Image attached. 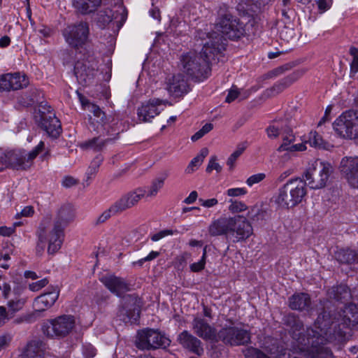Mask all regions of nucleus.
<instances>
[{"instance_id":"f257e3e1","label":"nucleus","mask_w":358,"mask_h":358,"mask_svg":"<svg viewBox=\"0 0 358 358\" xmlns=\"http://www.w3.org/2000/svg\"><path fill=\"white\" fill-rule=\"evenodd\" d=\"M284 324L290 329L295 355L289 358H329L332 356L326 347L331 334V329L338 327L340 329L351 328L358 330V305L345 304L333 318L324 311L320 314L314 324V329H303V322L293 313L284 317Z\"/></svg>"},{"instance_id":"f03ea898","label":"nucleus","mask_w":358,"mask_h":358,"mask_svg":"<svg viewBox=\"0 0 358 358\" xmlns=\"http://www.w3.org/2000/svg\"><path fill=\"white\" fill-rule=\"evenodd\" d=\"M196 37L201 40V52H189L184 54L180 63L183 73L189 78L195 82H202L210 76V64L225 50L226 44L223 36L216 32L206 34L198 31Z\"/></svg>"},{"instance_id":"7ed1b4c3","label":"nucleus","mask_w":358,"mask_h":358,"mask_svg":"<svg viewBox=\"0 0 358 358\" xmlns=\"http://www.w3.org/2000/svg\"><path fill=\"white\" fill-rule=\"evenodd\" d=\"M75 212L71 204H64L57 210L54 224L50 217H44L36 231V252L41 255L46 246L49 255L55 254L62 247L64 239V229L73 221Z\"/></svg>"},{"instance_id":"20e7f679","label":"nucleus","mask_w":358,"mask_h":358,"mask_svg":"<svg viewBox=\"0 0 358 358\" xmlns=\"http://www.w3.org/2000/svg\"><path fill=\"white\" fill-rule=\"evenodd\" d=\"M44 146V142L40 141L30 152L24 150L8 151L1 158V166L3 169L9 167L15 170H27L31 167L34 159L43 150Z\"/></svg>"},{"instance_id":"39448f33","label":"nucleus","mask_w":358,"mask_h":358,"mask_svg":"<svg viewBox=\"0 0 358 358\" xmlns=\"http://www.w3.org/2000/svg\"><path fill=\"white\" fill-rule=\"evenodd\" d=\"M331 166L329 163L316 159L309 163L307 169L303 173V180L311 189H320L324 187L329 180L331 173Z\"/></svg>"},{"instance_id":"423d86ee","label":"nucleus","mask_w":358,"mask_h":358,"mask_svg":"<svg viewBox=\"0 0 358 358\" xmlns=\"http://www.w3.org/2000/svg\"><path fill=\"white\" fill-rule=\"evenodd\" d=\"M336 133L344 138H358V111L349 110L343 112L333 123Z\"/></svg>"},{"instance_id":"0eeeda50","label":"nucleus","mask_w":358,"mask_h":358,"mask_svg":"<svg viewBox=\"0 0 358 358\" xmlns=\"http://www.w3.org/2000/svg\"><path fill=\"white\" fill-rule=\"evenodd\" d=\"M171 341L160 331L153 329H145L138 333L136 346L140 350H155L166 348Z\"/></svg>"},{"instance_id":"6e6552de","label":"nucleus","mask_w":358,"mask_h":358,"mask_svg":"<svg viewBox=\"0 0 358 358\" xmlns=\"http://www.w3.org/2000/svg\"><path fill=\"white\" fill-rule=\"evenodd\" d=\"M250 332L236 326L233 322L230 325H225L218 332L217 342L222 341L225 345L238 346L247 345L250 342Z\"/></svg>"},{"instance_id":"1a4fd4ad","label":"nucleus","mask_w":358,"mask_h":358,"mask_svg":"<svg viewBox=\"0 0 358 358\" xmlns=\"http://www.w3.org/2000/svg\"><path fill=\"white\" fill-rule=\"evenodd\" d=\"M89 34V25L85 22L69 24L62 30L65 41L76 49L82 48L87 43Z\"/></svg>"},{"instance_id":"9d476101","label":"nucleus","mask_w":358,"mask_h":358,"mask_svg":"<svg viewBox=\"0 0 358 358\" xmlns=\"http://www.w3.org/2000/svg\"><path fill=\"white\" fill-rule=\"evenodd\" d=\"M216 29L227 38L236 40L245 34V25L237 17L225 14L221 16L215 24Z\"/></svg>"},{"instance_id":"9b49d317","label":"nucleus","mask_w":358,"mask_h":358,"mask_svg":"<svg viewBox=\"0 0 358 358\" xmlns=\"http://www.w3.org/2000/svg\"><path fill=\"white\" fill-rule=\"evenodd\" d=\"M75 318L72 315H62L50 320V326H43V330L48 337H64L75 327Z\"/></svg>"},{"instance_id":"f8f14e48","label":"nucleus","mask_w":358,"mask_h":358,"mask_svg":"<svg viewBox=\"0 0 358 358\" xmlns=\"http://www.w3.org/2000/svg\"><path fill=\"white\" fill-rule=\"evenodd\" d=\"M230 238L234 243L241 242L248 239L253 233L250 222L243 216L232 217Z\"/></svg>"},{"instance_id":"ddd939ff","label":"nucleus","mask_w":358,"mask_h":358,"mask_svg":"<svg viewBox=\"0 0 358 358\" xmlns=\"http://www.w3.org/2000/svg\"><path fill=\"white\" fill-rule=\"evenodd\" d=\"M103 135L108 137L106 138H103L101 136L94 137L83 143L80 147L94 152L101 151L107 144L113 143L119 138L120 130L118 128L112 126L110 129V135L106 134V131H104Z\"/></svg>"},{"instance_id":"4468645a","label":"nucleus","mask_w":358,"mask_h":358,"mask_svg":"<svg viewBox=\"0 0 358 358\" xmlns=\"http://www.w3.org/2000/svg\"><path fill=\"white\" fill-rule=\"evenodd\" d=\"M280 136L282 138V143L277 149L278 152L288 151L290 152H301L306 150L305 143H294L296 141V136L293 132L292 125L289 122L285 125L284 130L281 131Z\"/></svg>"},{"instance_id":"2eb2a0df","label":"nucleus","mask_w":358,"mask_h":358,"mask_svg":"<svg viewBox=\"0 0 358 358\" xmlns=\"http://www.w3.org/2000/svg\"><path fill=\"white\" fill-rule=\"evenodd\" d=\"M145 193L146 191L142 188H137L134 191L127 192L113 203L115 210L120 214L123 211L132 208L145 196Z\"/></svg>"},{"instance_id":"dca6fc26","label":"nucleus","mask_w":358,"mask_h":358,"mask_svg":"<svg viewBox=\"0 0 358 358\" xmlns=\"http://www.w3.org/2000/svg\"><path fill=\"white\" fill-rule=\"evenodd\" d=\"M194 333L206 341L217 342V333L213 327L203 318L196 317L192 322Z\"/></svg>"},{"instance_id":"f3484780","label":"nucleus","mask_w":358,"mask_h":358,"mask_svg":"<svg viewBox=\"0 0 358 358\" xmlns=\"http://www.w3.org/2000/svg\"><path fill=\"white\" fill-rule=\"evenodd\" d=\"M340 169L349 184L354 188H358V157L343 158Z\"/></svg>"},{"instance_id":"a211bd4d","label":"nucleus","mask_w":358,"mask_h":358,"mask_svg":"<svg viewBox=\"0 0 358 358\" xmlns=\"http://www.w3.org/2000/svg\"><path fill=\"white\" fill-rule=\"evenodd\" d=\"M79 97L83 106H84L85 109L92 113L94 117L99 119L98 122L102 124L103 130L106 131L107 135H110V129H111L112 126L117 128V122L115 121L114 118H113V120L109 122L108 120L106 117L105 113L101 110L99 106L90 103L87 99L84 98L80 94Z\"/></svg>"},{"instance_id":"6ab92c4d","label":"nucleus","mask_w":358,"mask_h":358,"mask_svg":"<svg viewBox=\"0 0 358 358\" xmlns=\"http://www.w3.org/2000/svg\"><path fill=\"white\" fill-rule=\"evenodd\" d=\"M40 125L48 135L53 138L59 137L62 132L60 121L50 110H48V113H41Z\"/></svg>"},{"instance_id":"aec40b11","label":"nucleus","mask_w":358,"mask_h":358,"mask_svg":"<svg viewBox=\"0 0 358 358\" xmlns=\"http://www.w3.org/2000/svg\"><path fill=\"white\" fill-rule=\"evenodd\" d=\"M100 281L114 294L121 296L129 290L128 284L122 278L114 275H106L100 278Z\"/></svg>"},{"instance_id":"412c9836","label":"nucleus","mask_w":358,"mask_h":358,"mask_svg":"<svg viewBox=\"0 0 358 358\" xmlns=\"http://www.w3.org/2000/svg\"><path fill=\"white\" fill-rule=\"evenodd\" d=\"M232 217H221L211 222L208 227V233L212 236H225L230 238Z\"/></svg>"},{"instance_id":"4be33fe9","label":"nucleus","mask_w":358,"mask_h":358,"mask_svg":"<svg viewBox=\"0 0 358 358\" xmlns=\"http://www.w3.org/2000/svg\"><path fill=\"white\" fill-rule=\"evenodd\" d=\"M51 290L37 296L33 303L36 312H42L50 308L59 297V291L58 287H52Z\"/></svg>"},{"instance_id":"5701e85b","label":"nucleus","mask_w":358,"mask_h":358,"mask_svg":"<svg viewBox=\"0 0 358 358\" xmlns=\"http://www.w3.org/2000/svg\"><path fill=\"white\" fill-rule=\"evenodd\" d=\"M162 103L163 101L159 99H150L147 103H143L141 107L138 109V119L145 122H150L160 113L158 107L161 106Z\"/></svg>"},{"instance_id":"b1692460","label":"nucleus","mask_w":358,"mask_h":358,"mask_svg":"<svg viewBox=\"0 0 358 358\" xmlns=\"http://www.w3.org/2000/svg\"><path fill=\"white\" fill-rule=\"evenodd\" d=\"M294 207L302 202L307 194L306 183L301 178H292L287 182Z\"/></svg>"},{"instance_id":"393cba45","label":"nucleus","mask_w":358,"mask_h":358,"mask_svg":"<svg viewBox=\"0 0 358 358\" xmlns=\"http://www.w3.org/2000/svg\"><path fill=\"white\" fill-rule=\"evenodd\" d=\"M180 344L185 349L200 356L203 353L201 342L196 337L185 330L181 332L178 338Z\"/></svg>"},{"instance_id":"a878e982","label":"nucleus","mask_w":358,"mask_h":358,"mask_svg":"<svg viewBox=\"0 0 358 358\" xmlns=\"http://www.w3.org/2000/svg\"><path fill=\"white\" fill-rule=\"evenodd\" d=\"M167 90L170 94L176 96L186 94L188 92L187 81L182 74H177L169 80Z\"/></svg>"},{"instance_id":"bb28decb","label":"nucleus","mask_w":358,"mask_h":358,"mask_svg":"<svg viewBox=\"0 0 358 358\" xmlns=\"http://www.w3.org/2000/svg\"><path fill=\"white\" fill-rule=\"evenodd\" d=\"M289 187L286 182L273 196V201L278 208L289 209L294 207L292 199L290 198L292 196L290 190L289 191Z\"/></svg>"},{"instance_id":"cd10ccee","label":"nucleus","mask_w":358,"mask_h":358,"mask_svg":"<svg viewBox=\"0 0 358 358\" xmlns=\"http://www.w3.org/2000/svg\"><path fill=\"white\" fill-rule=\"evenodd\" d=\"M45 343L40 340H33L28 343L21 355V358H44Z\"/></svg>"},{"instance_id":"c85d7f7f","label":"nucleus","mask_w":358,"mask_h":358,"mask_svg":"<svg viewBox=\"0 0 358 358\" xmlns=\"http://www.w3.org/2000/svg\"><path fill=\"white\" fill-rule=\"evenodd\" d=\"M310 304V297L306 293H295L289 298V307L292 310H308Z\"/></svg>"},{"instance_id":"c756f323","label":"nucleus","mask_w":358,"mask_h":358,"mask_svg":"<svg viewBox=\"0 0 358 358\" xmlns=\"http://www.w3.org/2000/svg\"><path fill=\"white\" fill-rule=\"evenodd\" d=\"M328 296L341 303H346L352 299L350 290L345 285L332 287L328 290Z\"/></svg>"},{"instance_id":"7c9ffc66","label":"nucleus","mask_w":358,"mask_h":358,"mask_svg":"<svg viewBox=\"0 0 358 358\" xmlns=\"http://www.w3.org/2000/svg\"><path fill=\"white\" fill-rule=\"evenodd\" d=\"M101 3V0H73L74 7L83 15L95 11Z\"/></svg>"},{"instance_id":"2f4dec72","label":"nucleus","mask_w":358,"mask_h":358,"mask_svg":"<svg viewBox=\"0 0 358 358\" xmlns=\"http://www.w3.org/2000/svg\"><path fill=\"white\" fill-rule=\"evenodd\" d=\"M335 257L342 264H351L358 262V254L355 250L350 249H340L336 251Z\"/></svg>"},{"instance_id":"473e14b6","label":"nucleus","mask_w":358,"mask_h":358,"mask_svg":"<svg viewBox=\"0 0 358 358\" xmlns=\"http://www.w3.org/2000/svg\"><path fill=\"white\" fill-rule=\"evenodd\" d=\"M296 79V76L294 73L289 75L275 83L273 87L267 90V92L271 95L278 94L288 87Z\"/></svg>"},{"instance_id":"72a5a7b5","label":"nucleus","mask_w":358,"mask_h":358,"mask_svg":"<svg viewBox=\"0 0 358 358\" xmlns=\"http://www.w3.org/2000/svg\"><path fill=\"white\" fill-rule=\"evenodd\" d=\"M289 120L287 119L275 121L273 124L268 126L266 132L269 138H276L281 135V131L284 130L285 125L287 124Z\"/></svg>"},{"instance_id":"f704fd0d","label":"nucleus","mask_w":358,"mask_h":358,"mask_svg":"<svg viewBox=\"0 0 358 358\" xmlns=\"http://www.w3.org/2000/svg\"><path fill=\"white\" fill-rule=\"evenodd\" d=\"M169 173L167 171L163 172L159 177L155 178L150 187V189L148 192V196H155L158 192L163 187L164 181L169 177Z\"/></svg>"},{"instance_id":"c9c22d12","label":"nucleus","mask_w":358,"mask_h":358,"mask_svg":"<svg viewBox=\"0 0 358 358\" xmlns=\"http://www.w3.org/2000/svg\"><path fill=\"white\" fill-rule=\"evenodd\" d=\"M10 75V85L12 90H17L24 88L29 85V79L24 74L19 72L9 73Z\"/></svg>"},{"instance_id":"e433bc0d","label":"nucleus","mask_w":358,"mask_h":358,"mask_svg":"<svg viewBox=\"0 0 358 358\" xmlns=\"http://www.w3.org/2000/svg\"><path fill=\"white\" fill-rule=\"evenodd\" d=\"M208 154V150L206 148L201 149L200 153L191 160L185 169V172L187 173H192L196 171L201 166Z\"/></svg>"},{"instance_id":"4c0bfd02","label":"nucleus","mask_w":358,"mask_h":358,"mask_svg":"<svg viewBox=\"0 0 358 358\" xmlns=\"http://www.w3.org/2000/svg\"><path fill=\"white\" fill-rule=\"evenodd\" d=\"M113 18H116L112 10H101L97 13L96 23L99 27L103 29Z\"/></svg>"},{"instance_id":"58836bf2","label":"nucleus","mask_w":358,"mask_h":358,"mask_svg":"<svg viewBox=\"0 0 358 358\" xmlns=\"http://www.w3.org/2000/svg\"><path fill=\"white\" fill-rule=\"evenodd\" d=\"M118 315L120 320L124 323H134L136 322L139 317V313L135 310H127L124 308L120 309Z\"/></svg>"},{"instance_id":"ea45409f","label":"nucleus","mask_w":358,"mask_h":358,"mask_svg":"<svg viewBox=\"0 0 358 358\" xmlns=\"http://www.w3.org/2000/svg\"><path fill=\"white\" fill-rule=\"evenodd\" d=\"M310 146L317 148H325V143L322 136L316 131H310L306 141Z\"/></svg>"},{"instance_id":"a19ab883","label":"nucleus","mask_w":358,"mask_h":358,"mask_svg":"<svg viewBox=\"0 0 358 358\" xmlns=\"http://www.w3.org/2000/svg\"><path fill=\"white\" fill-rule=\"evenodd\" d=\"M103 160V157L101 155H99L92 161L86 172L87 179H90L96 175Z\"/></svg>"},{"instance_id":"79ce46f5","label":"nucleus","mask_w":358,"mask_h":358,"mask_svg":"<svg viewBox=\"0 0 358 358\" xmlns=\"http://www.w3.org/2000/svg\"><path fill=\"white\" fill-rule=\"evenodd\" d=\"M25 302L26 300L23 298H16L8 301L7 303L8 312L15 313L20 311L24 307Z\"/></svg>"},{"instance_id":"37998d69","label":"nucleus","mask_w":358,"mask_h":358,"mask_svg":"<svg viewBox=\"0 0 358 358\" xmlns=\"http://www.w3.org/2000/svg\"><path fill=\"white\" fill-rule=\"evenodd\" d=\"M266 215V213L257 206L252 207L248 213V217L254 222L265 220Z\"/></svg>"},{"instance_id":"c03bdc74","label":"nucleus","mask_w":358,"mask_h":358,"mask_svg":"<svg viewBox=\"0 0 358 358\" xmlns=\"http://www.w3.org/2000/svg\"><path fill=\"white\" fill-rule=\"evenodd\" d=\"M206 263V246L203 250V254L201 259L198 262L190 264L189 268L192 272H199L205 268Z\"/></svg>"},{"instance_id":"a18cd8bd","label":"nucleus","mask_w":358,"mask_h":358,"mask_svg":"<svg viewBox=\"0 0 358 358\" xmlns=\"http://www.w3.org/2000/svg\"><path fill=\"white\" fill-rule=\"evenodd\" d=\"M245 147L238 146L237 149L229 157L227 164L229 166V169L232 170L235 166L236 159L243 154Z\"/></svg>"},{"instance_id":"49530a36","label":"nucleus","mask_w":358,"mask_h":358,"mask_svg":"<svg viewBox=\"0 0 358 358\" xmlns=\"http://www.w3.org/2000/svg\"><path fill=\"white\" fill-rule=\"evenodd\" d=\"M350 54L352 57L350 64V73L353 76L358 72V49L352 47L350 49Z\"/></svg>"},{"instance_id":"de8ad7c7","label":"nucleus","mask_w":358,"mask_h":358,"mask_svg":"<svg viewBox=\"0 0 358 358\" xmlns=\"http://www.w3.org/2000/svg\"><path fill=\"white\" fill-rule=\"evenodd\" d=\"M113 204L107 210L103 211L102 214L97 218L96 223L101 224L108 220L111 216L119 214L117 211L115 210Z\"/></svg>"},{"instance_id":"09e8293b","label":"nucleus","mask_w":358,"mask_h":358,"mask_svg":"<svg viewBox=\"0 0 358 358\" xmlns=\"http://www.w3.org/2000/svg\"><path fill=\"white\" fill-rule=\"evenodd\" d=\"M178 233V230L164 229L152 235L150 238L152 241L156 242L167 236H172L174 234H177Z\"/></svg>"},{"instance_id":"8fccbe9b","label":"nucleus","mask_w":358,"mask_h":358,"mask_svg":"<svg viewBox=\"0 0 358 358\" xmlns=\"http://www.w3.org/2000/svg\"><path fill=\"white\" fill-rule=\"evenodd\" d=\"M10 75L6 73L0 76V91H10L12 90V85H10Z\"/></svg>"},{"instance_id":"3c124183","label":"nucleus","mask_w":358,"mask_h":358,"mask_svg":"<svg viewBox=\"0 0 358 358\" xmlns=\"http://www.w3.org/2000/svg\"><path fill=\"white\" fill-rule=\"evenodd\" d=\"M230 202L231 204L229 206V210L231 213L242 212L247 209V206L241 201L231 199Z\"/></svg>"},{"instance_id":"603ef678","label":"nucleus","mask_w":358,"mask_h":358,"mask_svg":"<svg viewBox=\"0 0 358 358\" xmlns=\"http://www.w3.org/2000/svg\"><path fill=\"white\" fill-rule=\"evenodd\" d=\"M286 69H287V68H286L285 66H280V67L275 68V69L267 72L266 73H265L263 76V78L264 80L273 79V78L280 76L281 74H282Z\"/></svg>"},{"instance_id":"864d4df0","label":"nucleus","mask_w":358,"mask_h":358,"mask_svg":"<svg viewBox=\"0 0 358 358\" xmlns=\"http://www.w3.org/2000/svg\"><path fill=\"white\" fill-rule=\"evenodd\" d=\"M265 178H266V174L264 173H259L257 174H254V175L250 176L247 179L246 184L248 186L252 187L253 185L259 183V182H262V180H264L265 179Z\"/></svg>"},{"instance_id":"5fc2aeb1","label":"nucleus","mask_w":358,"mask_h":358,"mask_svg":"<svg viewBox=\"0 0 358 358\" xmlns=\"http://www.w3.org/2000/svg\"><path fill=\"white\" fill-rule=\"evenodd\" d=\"M222 169V166L217 162V157L212 156L206 167V172L210 173L213 170H215L217 173H220Z\"/></svg>"},{"instance_id":"6e6d98bb","label":"nucleus","mask_w":358,"mask_h":358,"mask_svg":"<svg viewBox=\"0 0 358 358\" xmlns=\"http://www.w3.org/2000/svg\"><path fill=\"white\" fill-rule=\"evenodd\" d=\"M48 280L45 278L29 285V289L32 292H38L48 284Z\"/></svg>"},{"instance_id":"4d7b16f0","label":"nucleus","mask_w":358,"mask_h":358,"mask_svg":"<svg viewBox=\"0 0 358 358\" xmlns=\"http://www.w3.org/2000/svg\"><path fill=\"white\" fill-rule=\"evenodd\" d=\"M247 189L244 187L230 188L227 190V194L229 196L236 197L246 194Z\"/></svg>"},{"instance_id":"13d9d810","label":"nucleus","mask_w":358,"mask_h":358,"mask_svg":"<svg viewBox=\"0 0 358 358\" xmlns=\"http://www.w3.org/2000/svg\"><path fill=\"white\" fill-rule=\"evenodd\" d=\"M281 38L289 41L294 36V31L293 29L285 27L280 32Z\"/></svg>"},{"instance_id":"bf43d9fd","label":"nucleus","mask_w":358,"mask_h":358,"mask_svg":"<svg viewBox=\"0 0 358 358\" xmlns=\"http://www.w3.org/2000/svg\"><path fill=\"white\" fill-rule=\"evenodd\" d=\"M34 317L33 314L24 315L15 319L13 320V324H20L23 322L31 323L34 321Z\"/></svg>"},{"instance_id":"052dcab7","label":"nucleus","mask_w":358,"mask_h":358,"mask_svg":"<svg viewBox=\"0 0 358 358\" xmlns=\"http://www.w3.org/2000/svg\"><path fill=\"white\" fill-rule=\"evenodd\" d=\"M199 202L201 206L205 208H211L216 206L218 203V201L215 198H212L209 199H199Z\"/></svg>"},{"instance_id":"680f3d73","label":"nucleus","mask_w":358,"mask_h":358,"mask_svg":"<svg viewBox=\"0 0 358 358\" xmlns=\"http://www.w3.org/2000/svg\"><path fill=\"white\" fill-rule=\"evenodd\" d=\"M34 208L31 206H25L20 213H17L16 217L19 218L20 217H31L34 215Z\"/></svg>"},{"instance_id":"e2e57ef3","label":"nucleus","mask_w":358,"mask_h":358,"mask_svg":"<svg viewBox=\"0 0 358 358\" xmlns=\"http://www.w3.org/2000/svg\"><path fill=\"white\" fill-rule=\"evenodd\" d=\"M317 3L319 10L323 13L330 8L332 1L331 0H317Z\"/></svg>"},{"instance_id":"0e129e2a","label":"nucleus","mask_w":358,"mask_h":358,"mask_svg":"<svg viewBox=\"0 0 358 358\" xmlns=\"http://www.w3.org/2000/svg\"><path fill=\"white\" fill-rule=\"evenodd\" d=\"M10 341L11 337L9 335L0 336V352L8 345Z\"/></svg>"},{"instance_id":"69168bd1","label":"nucleus","mask_w":358,"mask_h":358,"mask_svg":"<svg viewBox=\"0 0 358 358\" xmlns=\"http://www.w3.org/2000/svg\"><path fill=\"white\" fill-rule=\"evenodd\" d=\"M238 94L239 92L237 90H230L225 99V101L227 103H231L234 101L238 97Z\"/></svg>"},{"instance_id":"338daca9","label":"nucleus","mask_w":358,"mask_h":358,"mask_svg":"<svg viewBox=\"0 0 358 358\" xmlns=\"http://www.w3.org/2000/svg\"><path fill=\"white\" fill-rule=\"evenodd\" d=\"M96 354V349L92 345H87L84 349V355L88 358L94 357Z\"/></svg>"},{"instance_id":"774afa93","label":"nucleus","mask_w":358,"mask_h":358,"mask_svg":"<svg viewBox=\"0 0 358 358\" xmlns=\"http://www.w3.org/2000/svg\"><path fill=\"white\" fill-rule=\"evenodd\" d=\"M76 183V180L71 176H66L62 180V185L65 187H71Z\"/></svg>"}]
</instances>
